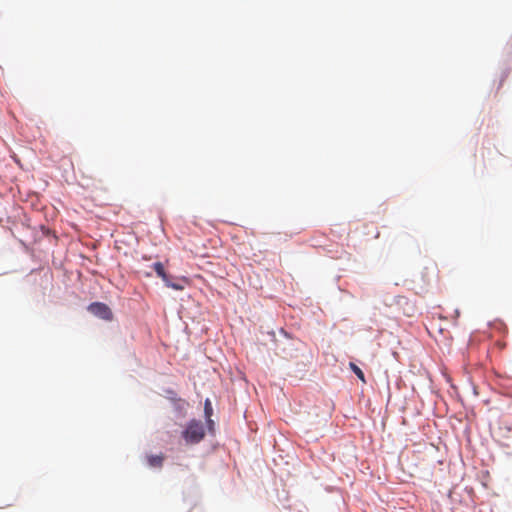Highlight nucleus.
Returning a JSON list of instances; mask_svg holds the SVG:
<instances>
[{
    "instance_id": "nucleus-1",
    "label": "nucleus",
    "mask_w": 512,
    "mask_h": 512,
    "mask_svg": "<svg viewBox=\"0 0 512 512\" xmlns=\"http://www.w3.org/2000/svg\"><path fill=\"white\" fill-rule=\"evenodd\" d=\"M205 436V429L203 423L197 420H191L185 430L182 432V437L187 444L199 443Z\"/></svg>"
},
{
    "instance_id": "nucleus-2",
    "label": "nucleus",
    "mask_w": 512,
    "mask_h": 512,
    "mask_svg": "<svg viewBox=\"0 0 512 512\" xmlns=\"http://www.w3.org/2000/svg\"><path fill=\"white\" fill-rule=\"evenodd\" d=\"M156 275L158 277H160L163 282L165 283V285L167 287H170L174 290H177V291H180V290H183L184 289V286L178 284V283H175V282H171L169 280V276L168 274L166 273L165 269H164V266L161 262H155L153 265H152Z\"/></svg>"
},
{
    "instance_id": "nucleus-3",
    "label": "nucleus",
    "mask_w": 512,
    "mask_h": 512,
    "mask_svg": "<svg viewBox=\"0 0 512 512\" xmlns=\"http://www.w3.org/2000/svg\"><path fill=\"white\" fill-rule=\"evenodd\" d=\"M88 309L93 315L98 316L102 319L110 320L112 318V312L110 308L104 303H92L89 305Z\"/></svg>"
},
{
    "instance_id": "nucleus-4",
    "label": "nucleus",
    "mask_w": 512,
    "mask_h": 512,
    "mask_svg": "<svg viewBox=\"0 0 512 512\" xmlns=\"http://www.w3.org/2000/svg\"><path fill=\"white\" fill-rule=\"evenodd\" d=\"M163 455H151L148 457V464L151 467H161L163 464Z\"/></svg>"
},
{
    "instance_id": "nucleus-5",
    "label": "nucleus",
    "mask_w": 512,
    "mask_h": 512,
    "mask_svg": "<svg viewBox=\"0 0 512 512\" xmlns=\"http://www.w3.org/2000/svg\"><path fill=\"white\" fill-rule=\"evenodd\" d=\"M349 367L363 383H366L363 371L355 363L350 362Z\"/></svg>"
},
{
    "instance_id": "nucleus-6",
    "label": "nucleus",
    "mask_w": 512,
    "mask_h": 512,
    "mask_svg": "<svg viewBox=\"0 0 512 512\" xmlns=\"http://www.w3.org/2000/svg\"><path fill=\"white\" fill-rule=\"evenodd\" d=\"M210 402L209 400H206V403H205V412L208 413V411L210 410Z\"/></svg>"
},
{
    "instance_id": "nucleus-7",
    "label": "nucleus",
    "mask_w": 512,
    "mask_h": 512,
    "mask_svg": "<svg viewBox=\"0 0 512 512\" xmlns=\"http://www.w3.org/2000/svg\"><path fill=\"white\" fill-rule=\"evenodd\" d=\"M145 275H146L147 277H150V276H151V273H145Z\"/></svg>"
}]
</instances>
